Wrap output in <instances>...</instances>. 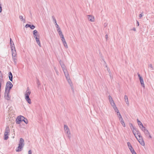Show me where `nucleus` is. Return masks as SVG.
Instances as JSON below:
<instances>
[{
    "mask_svg": "<svg viewBox=\"0 0 154 154\" xmlns=\"http://www.w3.org/2000/svg\"><path fill=\"white\" fill-rule=\"evenodd\" d=\"M31 93V91L29 87L27 88L26 90L24 93L25 99L27 102L29 104L31 103V100L29 97V96Z\"/></svg>",
    "mask_w": 154,
    "mask_h": 154,
    "instance_id": "obj_1",
    "label": "nucleus"
},
{
    "mask_svg": "<svg viewBox=\"0 0 154 154\" xmlns=\"http://www.w3.org/2000/svg\"><path fill=\"white\" fill-rule=\"evenodd\" d=\"M24 145V140L23 138H20L18 145V146L16 149L17 152H20L22 150Z\"/></svg>",
    "mask_w": 154,
    "mask_h": 154,
    "instance_id": "obj_2",
    "label": "nucleus"
},
{
    "mask_svg": "<svg viewBox=\"0 0 154 154\" xmlns=\"http://www.w3.org/2000/svg\"><path fill=\"white\" fill-rule=\"evenodd\" d=\"M64 129L65 133L67 137L70 139L71 137V133L69 128L67 125H64Z\"/></svg>",
    "mask_w": 154,
    "mask_h": 154,
    "instance_id": "obj_3",
    "label": "nucleus"
},
{
    "mask_svg": "<svg viewBox=\"0 0 154 154\" xmlns=\"http://www.w3.org/2000/svg\"><path fill=\"white\" fill-rule=\"evenodd\" d=\"M10 129L8 127H7L5 128L4 134V139L7 140L8 138V136L9 135Z\"/></svg>",
    "mask_w": 154,
    "mask_h": 154,
    "instance_id": "obj_4",
    "label": "nucleus"
},
{
    "mask_svg": "<svg viewBox=\"0 0 154 154\" xmlns=\"http://www.w3.org/2000/svg\"><path fill=\"white\" fill-rule=\"evenodd\" d=\"M136 138L141 145L143 146L145 145L144 142L140 134H139L138 136V137H136Z\"/></svg>",
    "mask_w": 154,
    "mask_h": 154,
    "instance_id": "obj_5",
    "label": "nucleus"
},
{
    "mask_svg": "<svg viewBox=\"0 0 154 154\" xmlns=\"http://www.w3.org/2000/svg\"><path fill=\"white\" fill-rule=\"evenodd\" d=\"M136 138L141 145L143 146L145 145L144 142L140 134H139L138 136V137H136Z\"/></svg>",
    "mask_w": 154,
    "mask_h": 154,
    "instance_id": "obj_6",
    "label": "nucleus"
},
{
    "mask_svg": "<svg viewBox=\"0 0 154 154\" xmlns=\"http://www.w3.org/2000/svg\"><path fill=\"white\" fill-rule=\"evenodd\" d=\"M13 85L10 82H8L6 84L5 91H10V89L13 87Z\"/></svg>",
    "mask_w": 154,
    "mask_h": 154,
    "instance_id": "obj_7",
    "label": "nucleus"
},
{
    "mask_svg": "<svg viewBox=\"0 0 154 154\" xmlns=\"http://www.w3.org/2000/svg\"><path fill=\"white\" fill-rule=\"evenodd\" d=\"M131 130L136 138L137 137V135L138 136L139 134H140L139 131L135 128L134 126H133V129H132Z\"/></svg>",
    "mask_w": 154,
    "mask_h": 154,
    "instance_id": "obj_8",
    "label": "nucleus"
},
{
    "mask_svg": "<svg viewBox=\"0 0 154 154\" xmlns=\"http://www.w3.org/2000/svg\"><path fill=\"white\" fill-rule=\"evenodd\" d=\"M25 119L24 117L22 116H18L16 120V123L17 124H20L21 121H23V120Z\"/></svg>",
    "mask_w": 154,
    "mask_h": 154,
    "instance_id": "obj_9",
    "label": "nucleus"
},
{
    "mask_svg": "<svg viewBox=\"0 0 154 154\" xmlns=\"http://www.w3.org/2000/svg\"><path fill=\"white\" fill-rule=\"evenodd\" d=\"M9 91H5V92L4 97L7 100H9L11 99V97L9 95Z\"/></svg>",
    "mask_w": 154,
    "mask_h": 154,
    "instance_id": "obj_10",
    "label": "nucleus"
},
{
    "mask_svg": "<svg viewBox=\"0 0 154 154\" xmlns=\"http://www.w3.org/2000/svg\"><path fill=\"white\" fill-rule=\"evenodd\" d=\"M138 75L139 79L141 85L144 88H145V85L144 83V81L142 77L140 75V74L138 73Z\"/></svg>",
    "mask_w": 154,
    "mask_h": 154,
    "instance_id": "obj_11",
    "label": "nucleus"
},
{
    "mask_svg": "<svg viewBox=\"0 0 154 154\" xmlns=\"http://www.w3.org/2000/svg\"><path fill=\"white\" fill-rule=\"evenodd\" d=\"M118 117L119 118V120L122 126L123 127H125V125L121 115H119V116H118Z\"/></svg>",
    "mask_w": 154,
    "mask_h": 154,
    "instance_id": "obj_12",
    "label": "nucleus"
},
{
    "mask_svg": "<svg viewBox=\"0 0 154 154\" xmlns=\"http://www.w3.org/2000/svg\"><path fill=\"white\" fill-rule=\"evenodd\" d=\"M88 20L91 22H94L95 20L94 17L91 15H87Z\"/></svg>",
    "mask_w": 154,
    "mask_h": 154,
    "instance_id": "obj_13",
    "label": "nucleus"
},
{
    "mask_svg": "<svg viewBox=\"0 0 154 154\" xmlns=\"http://www.w3.org/2000/svg\"><path fill=\"white\" fill-rule=\"evenodd\" d=\"M11 50L12 52V56L15 57V56H16V49L15 47L14 48H11Z\"/></svg>",
    "mask_w": 154,
    "mask_h": 154,
    "instance_id": "obj_14",
    "label": "nucleus"
},
{
    "mask_svg": "<svg viewBox=\"0 0 154 154\" xmlns=\"http://www.w3.org/2000/svg\"><path fill=\"white\" fill-rule=\"evenodd\" d=\"M143 133L146 137H148L150 138H152V137L151 136L148 130H147L146 131H145L144 132H143Z\"/></svg>",
    "mask_w": 154,
    "mask_h": 154,
    "instance_id": "obj_15",
    "label": "nucleus"
},
{
    "mask_svg": "<svg viewBox=\"0 0 154 154\" xmlns=\"http://www.w3.org/2000/svg\"><path fill=\"white\" fill-rule=\"evenodd\" d=\"M127 145L131 152H132V151L134 150V149L133 148L131 143L129 142H128L127 143Z\"/></svg>",
    "mask_w": 154,
    "mask_h": 154,
    "instance_id": "obj_16",
    "label": "nucleus"
},
{
    "mask_svg": "<svg viewBox=\"0 0 154 154\" xmlns=\"http://www.w3.org/2000/svg\"><path fill=\"white\" fill-rule=\"evenodd\" d=\"M25 27L26 28H28V27H30L31 29H34L35 27V26L33 25H31L29 24H26L25 26Z\"/></svg>",
    "mask_w": 154,
    "mask_h": 154,
    "instance_id": "obj_17",
    "label": "nucleus"
},
{
    "mask_svg": "<svg viewBox=\"0 0 154 154\" xmlns=\"http://www.w3.org/2000/svg\"><path fill=\"white\" fill-rule=\"evenodd\" d=\"M33 36L35 38H38V33L37 31L35 30L33 31Z\"/></svg>",
    "mask_w": 154,
    "mask_h": 154,
    "instance_id": "obj_18",
    "label": "nucleus"
},
{
    "mask_svg": "<svg viewBox=\"0 0 154 154\" xmlns=\"http://www.w3.org/2000/svg\"><path fill=\"white\" fill-rule=\"evenodd\" d=\"M10 45L11 48H15L14 45V42L12 40L11 38H10Z\"/></svg>",
    "mask_w": 154,
    "mask_h": 154,
    "instance_id": "obj_19",
    "label": "nucleus"
},
{
    "mask_svg": "<svg viewBox=\"0 0 154 154\" xmlns=\"http://www.w3.org/2000/svg\"><path fill=\"white\" fill-rule=\"evenodd\" d=\"M124 99H125V101L126 104L128 105H129V103L128 98V96L127 95H125Z\"/></svg>",
    "mask_w": 154,
    "mask_h": 154,
    "instance_id": "obj_20",
    "label": "nucleus"
},
{
    "mask_svg": "<svg viewBox=\"0 0 154 154\" xmlns=\"http://www.w3.org/2000/svg\"><path fill=\"white\" fill-rule=\"evenodd\" d=\"M52 18L53 19V22H54V23L55 24V25L56 26V27L59 26V25L57 24V21H56V20L55 19L54 16H52Z\"/></svg>",
    "mask_w": 154,
    "mask_h": 154,
    "instance_id": "obj_21",
    "label": "nucleus"
},
{
    "mask_svg": "<svg viewBox=\"0 0 154 154\" xmlns=\"http://www.w3.org/2000/svg\"><path fill=\"white\" fill-rule=\"evenodd\" d=\"M63 72L64 73L65 77L66 78V79H68V78H69V75L67 73V71L66 69H65L64 70H63Z\"/></svg>",
    "mask_w": 154,
    "mask_h": 154,
    "instance_id": "obj_22",
    "label": "nucleus"
},
{
    "mask_svg": "<svg viewBox=\"0 0 154 154\" xmlns=\"http://www.w3.org/2000/svg\"><path fill=\"white\" fill-rule=\"evenodd\" d=\"M137 124L139 126V127L140 128V127H142L143 126V125L142 124V123H141L140 121H139L138 119H137Z\"/></svg>",
    "mask_w": 154,
    "mask_h": 154,
    "instance_id": "obj_23",
    "label": "nucleus"
},
{
    "mask_svg": "<svg viewBox=\"0 0 154 154\" xmlns=\"http://www.w3.org/2000/svg\"><path fill=\"white\" fill-rule=\"evenodd\" d=\"M8 75L9 80L11 81H12L13 76L11 72H9L8 73Z\"/></svg>",
    "mask_w": 154,
    "mask_h": 154,
    "instance_id": "obj_24",
    "label": "nucleus"
},
{
    "mask_svg": "<svg viewBox=\"0 0 154 154\" xmlns=\"http://www.w3.org/2000/svg\"><path fill=\"white\" fill-rule=\"evenodd\" d=\"M35 38V39L37 43L39 45V46L40 47H41V43L40 42V41L39 40V38Z\"/></svg>",
    "mask_w": 154,
    "mask_h": 154,
    "instance_id": "obj_25",
    "label": "nucleus"
},
{
    "mask_svg": "<svg viewBox=\"0 0 154 154\" xmlns=\"http://www.w3.org/2000/svg\"><path fill=\"white\" fill-rule=\"evenodd\" d=\"M140 129L143 132H144L145 131H146L148 130L145 128V127L143 126L142 127H140Z\"/></svg>",
    "mask_w": 154,
    "mask_h": 154,
    "instance_id": "obj_26",
    "label": "nucleus"
},
{
    "mask_svg": "<svg viewBox=\"0 0 154 154\" xmlns=\"http://www.w3.org/2000/svg\"><path fill=\"white\" fill-rule=\"evenodd\" d=\"M60 64L61 67L63 70H64L65 69H66V66H65V65H64V64H62L60 62Z\"/></svg>",
    "mask_w": 154,
    "mask_h": 154,
    "instance_id": "obj_27",
    "label": "nucleus"
},
{
    "mask_svg": "<svg viewBox=\"0 0 154 154\" xmlns=\"http://www.w3.org/2000/svg\"><path fill=\"white\" fill-rule=\"evenodd\" d=\"M4 83V81L3 79V77H0V88H1L2 84Z\"/></svg>",
    "mask_w": 154,
    "mask_h": 154,
    "instance_id": "obj_28",
    "label": "nucleus"
},
{
    "mask_svg": "<svg viewBox=\"0 0 154 154\" xmlns=\"http://www.w3.org/2000/svg\"><path fill=\"white\" fill-rule=\"evenodd\" d=\"M19 18L21 21H23V22L25 21V20L23 18V17L22 16V15L19 16Z\"/></svg>",
    "mask_w": 154,
    "mask_h": 154,
    "instance_id": "obj_29",
    "label": "nucleus"
},
{
    "mask_svg": "<svg viewBox=\"0 0 154 154\" xmlns=\"http://www.w3.org/2000/svg\"><path fill=\"white\" fill-rule=\"evenodd\" d=\"M12 57L14 63H15V64H16L17 60L16 56H15V57L12 56Z\"/></svg>",
    "mask_w": 154,
    "mask_h": 154,
    "instance_id": "obj_30",
    "label": "nucleus"
},
{
    "mask_svg": "<svg viewBox=\"0 0 154 154\" xmlns=\"http://www.w3.org/2000/svg\"><path fill=\"white\" fill-rule=\"evenodd\" d=\"M63 44L64 47L65 48H68V46L67 45V44L66 41L65 42H63Z\"/></svg>",
    "mask_w": 154,
    "mask_h": 154,
    "instance_id": "obj_31",
    "label": "nucleus"
},
{
    "mask_svg": "<svg viewBox=\"0 0 154 154\" xmlns=\"http://www.w3.org/2000/svg\"><path fill=\"white\" fill-rule=\"evenodd\" d=\"M58 33L59 36L60 38L64 36L62 34V32L61 31L58 32Z\"/></svg>",
    "mask_w": 154,
    "mask_h": 154,
    "instance_id": "obj_32",
    "label": "nucleus"
},
{
    "mask_svg": "<svg viewBox=\"0 0 154 154\" xmlns=\"http://www.w3.org/2000/svg\"><path fill=\"white\" fill-rule=\"evenodd\" d=\"M148 67L150 69L152 70L153 69V66L151 64H149L148 65Z\"/></svg>",
    "mask_w": 154,
    "mask_h": 154,
    "instance_id": "obj_33",
    "label": "nucleus"
},
{
    "mask_svg": "<svg viewBox=\"0 0 154 154\" xmlns=\"http://www.w3.org/2000/svg\"><path fill=\"white\" fill-rule=\"evenodd\" d=\"M61 40L62 43L63 42H66V40H65V39L64 38V36L62 37H61Z\"/></svg>",
    "mask_w": 154,
    "mask_h": 154,
    "instance_id": "obj_34",
    "label": "nucleus"
},
{
    "mask_svg": "<svg viewBox=\"0 0 154 154\" xmlns=\"http://www.w3.org/2000/svg\"><path fill=\"white\" fill-rule=\"evenodd\" d=\"M56 28L57 29V31L58 32L61 31L59 26L56 27Z\"/></svg>",
    "mask_w": 154,
    "mask_h": 154,
    "instance_id": "obj_35",
    "label": "nucleus"
},
{
    "mask_svg": "<svg viewBox=\"0 0 154 154\" xmlns=\"http://www.w3.org/2000/svg\"><path fill=\"white\" fill-rule=\"evenodd\" d=\"M109 101H110L111 100H113V99L112 97L110 96H109Z\"/></svg>",
    "mask_w": 154,
    "mask_h": 154,
    "instance_id": "obj_36",
    "label": "nucleus"
},
{
    "mask_svg": "<svg viewBox=\"0 0 154 154\" xmlns=\"http://www.w3.org/2000/svg\"><path fill=\"white\" fill-rule=\"evenodd\" d=\"M24 119L23 120V121L26 124H27L28 123V121L26 119H25V120Z\"/></svg>",
    "mask_w": 154,
    "mask_h": 154,
    "instance_id": "obj_37",
    "label": "nucleus"
},
{
    "mask_svg": "<svg viewBox=\"0 0 154 154\" xmlns=\"http://www.w3.org/2000/svg\"><path fill=\"white\" fill-rule=\"evenodd\" d=\"M67 80L69 83L70 84V83H71V81L69 79V78H68V79H67Z\"/></svg>",
    "mask_w": 154,
    "mask_h": 154,
    "instance_id": "obj_38",
    "label": "nucleus"
},
{
    "mask_svg": "<svg viewBox=\"0 0 154 154\" xmlns=\"http://www.w3.org/2000/svg\"><path fill=\"white\" fill-rule=\"evenodd\" d=\"M143 16V14H140L139 15V16H138V17H139V18L140 19L141 17Z\"/></svg>",
    "mask_w": 154,
    "mask_h": 154,
    "instance_id": "obj_39",
    "label": "nucleus"
},
{
    "mask_svg": "<svg viewBox=\"0 0 154 154\" xmlns=\"http://www.w3.org/2000/svg\"><path fill=\"white\" fill-rule=\"evenodd\" d=\"M109 103L110 104H113V103H114V101L113 100H111L110 101H109Z\"/></svg>",
    "mask_w": 154,
    "mask_h": 154,
    "instance_id": "obj_40",
    "label": "nucleus"
},
{
    "mask_svg": "<svg viewBox=\"0 0 154 154\" xmlns=\"http://www.w3.org/2000/svg\"><path fill=\"white\" fill-rule=\"evenodd\" d=\"M111 105L112 106L113 108H114V106H116L115 103H114L113 104H111Z\"/></svg>",
    "mask_w": 154,
    "mask_h": 154,
    "instance_id": "obj_41",
    "label": "nucleus"
},
{
    "mask_svg": "<svg viewBox=\"0 0 154 154\" xmlns=\"http://www.w3.org/2000/svg\"><path fill=\"white\" fill-rule=\"evenodd\" d=\"M37 83V84L38 85V86L40 85V82L38 80V81Z\"/></svg>",
    "mask_w": 154,
    "mask_h": 154,
    "instance_id": "obj_42",
    "label": "nucleus"
},
{
    "mask_svg": "<svg viewBox=\"0 0 154 154\" xmlns=\"http://www.w3.org/2000/svg\"><path fill=\"white\" fill-rule=\"evenodd\" d=\"M132 154H137V153H136V152L134 150H133L132 152H131Z\"/></svg>",
    "mask_w": 154,
    "mask_h": 154,
    "instance_id": "obj_43",
    "label": "nucleus"
},
{
    "mask_svg": "<svg viewBox=\"0 0 154 154\" xmlns=\"http://www.w3.org/2000/svg\"><path fill=\"white\" fill-rule=\"evenodd\" d=\"M28 154H32V152L31 150L28 151Z\"/></svg>",
    "mask_w": 154,
    "mask_h": 154,
    "instance_id": "obj_44",
    "label": "nucleus"
},
{
    "mask_svg": "<svg viewBox=\"0 0 154 154\" xmlns=\"http://www.w3.org/2000/svg\"><path fill=\"white\" fill-rule=\"evenodd\" d=\"M113 108L114 109V110L115 111V110H116L117 109H118L117 107H116V106H114V108Z\"/></svg>",
    "mask_w": 154,
    "mask_h": 154,
    "instance_id": "obj_45",
    "label": "nucleus"
},
{
    "mask_svg": "<svg viewBox=\"0 0 154 154\" xmlns=\"http://www.w3.org/2000/svg\"><path fill=\"white\" fill-rule=\"evenodd\" d=\"M2 11V7L1 5H0V13Z\"/></svg>",
    "mask_w": 154,
    "mask_h": 154,
    "instance_id": "obj_46",
    "label": "nucleus"
},
{
    "mask_svg": "<svg viewBox=\"0 0 154 154\" xmlns=\"http://www.w3.org/2000/svg\"><path fill=\"white\" fill-rule=\"evenodd\" d=\"M132 30H133L134 31H136V29L134 27L133 28Z\"/></svg>",
    "mask_w": 154,
    "mask_h": 154,
    "instance_id": "obj_47",
    "label": "nucleus"
},
{
    "mask_svg": "<svg viewBox=\"0 0 154 154\" xmlns=\"http://www.w3.org/2000/svg\"><path fill=\"white\" fill-rule=\"evenodd\" d=\"M3 77L2 74L1 73V71H0V77Z\"/></svg>",
    "mask_w": 154,
    "mask_h": 154,
    "instance_id": "obj_48",
    "label": "nucleus"
},
{
    "mask_svg": "<svg viewBox=\"0 0 154 154\" xmlns=\"http://www.w3.org/2000/svg\"><path fill=\"white\" fill-rule=\"evenodd\" d=\"M115 111L117 113H118L119 112V111L118 109H117L116 110H115Z\"/></svg>",
    "mask_w": 154,
    "mask_h": 154,
    "instance_id": "obj_49",
    "label": "nucleus"
},
{
    "mask_svg": "<svg viewBox=\"0 0 154 154\" xmlns=\"http://www.w3.org/2000/svg\"><path fill=\"white\" fill-rule=\"evenodd\" d=\"M137 26H139V22H138V21H137Z\"/></svg>",
    "mask_w": 154,
    "mask_h": 154,
    "instance_id": "obj_50",
    "label": "nucleus"
},
{
    "mask_svg": "<svg viewBox=\"0 0 154 154\" xmlns=\"http://www.w3.org/2000/svg\"><path fill=\"white\" fill-rule=\"evenodd\" d=\"M117 113V115L118 117V116H119V115H121L119 112L118 113Z\"/></svg>",
    "mask_w": 154,
    "mask_h": 154,
    "instance_id": "obj_51",
    "label": "nucleus"
},
{
    "mask_svg": "<svg viewBox=\"0 0 154 154\" xmlns=\"http://www.w3.org/2000/svg\"><path fill=\"white\" fill-rule=\"evenodd\" d=\"M132 126V128H131V129H133V126L132 124H131V127Z\"/></svg>",
    "mask_w": 154,
    "mask_h": 154,
    "instance_id": "obj_52",
    "label": "nucleus"
},
{
    "mask_svg": "<svg viewBox=\"0 0 154 154\" xmlns=\"http://www.w3.org/2000/svg\"><path fill=\"white\" fill-rule=\"evenodd\" d=\"M106 36H107V35H106Z\"/></svg>",
    "mask_w": 154,
    "mask_h": 154,
    "instance_id": "obj_53",
    "label": "nucleus"
},
{
    "mask_svg": "<svg viewBox=\"0 0 154 154\" xmlns=\"http://www.w3.org/2000/svg\"><path fill=\"white\" fill-rule=\"evenodd\" d=\"M106 67H107V65H106Z\"/></svg>",
    "mask_w": 154,
    "mask_h": 154,
    "instance_id": "obj_54",
    "label": "nucleus"
}]
</instances>
